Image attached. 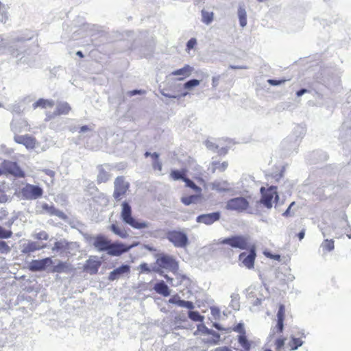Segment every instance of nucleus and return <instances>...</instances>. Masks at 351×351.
Returning a JSON list of instances; mask_svg holds the SVG:
<instances>
[{
  "instance_id": "nucleus-1",
  "label": "nucleus",
  "mask_w": 351,
  "mask_h": 351,
  "mask_svg": "<svg viewBox=\"0 0 351 351\" xmlns=\"http://www.w3.org/2000/svg\"><path fill=\"white\" fill-rule=\"evenodd\" d=\"M221 244L228 245L233 248L241 250H250L249 254L242 252L239 256V260L247 269H252L254 266L256 252L254 246L250 247L249 238L243 235H235L223 239L220 242Z\"/></svg>"
},
{
  "instance_id": "nucleus-2",
  "label": "nucleus",
  "mask_w": 351,
  "mask_h": 351,
  "mask_svg": "<svg viewBox=\"0 0 351 351\" xmlns=\"http://www.w3.org/2000/svg\"><path fill=\"white\" fill-rule=\"evenodd\" d=\"M285 318V306L284 304H280L277 313L276 325L271 328L267 339V344L273 346L276 351H282V348L285 346L286 338L282 335L284 330Z\"/></svg>"
},
{
  "instance_id": "nucleus-3",
  "label": "nucleus",
  "mask_w": 351,
  "mask_h": 351,
  "mask_svg": "<svg viewBox=\"0 0 351 351\" xmlns=\"http://www.w3.org/2000/svg\"><path fill=\"white\" fill-rule=\"evenodd\" d=\"M94 247L99 252H107L112 256H119L128 252L133 245H128L121 242L112 243L104 235H97L93 241Z\"/></svg>"
},
{
  "instance_id": "nucleus-4",
  "label": "nucleus",
  "mask_w": 351,
  "mask_h": 351,
  "mask_svg": "<svg viewBox=\"0 0 351 351\" xmlns=\"http://www.w3.org/2000/svg\"><path fill=\"white\" fill-rule=\"evenodd\" d=\"M132 210L130 204L123 202L121 204V217L124 223L128 224L135 229L141 230L148 227V223L145 221H138L132 217Z\"/></svg>"
},
{
  "instance_id": "nucleus-5",
  "label": "nucleus",
  "mask_w": 351,
  "mask_h": 351,
  "mask_svg": "<svg viewBox=\"0 0 351 351\" xmlns=\"http://www.w3.org/2000/svg\"><path fill=\"white\" fill-rule=\"evenodd\" d=\"M261 198L260 202L267 208H271L274 202H276L279 196L277 192V187L271 186L268 188H261Z\"/></svg>"
},
{
  "instance_id": "nucleus-6",
  "label": "nucleus",
  "mask_w": 351,
  "mask_h": 351,
  "mask_svg": "<svg viewBox=\"0 0 351 351\" xmlns=\"http://www.w3.org/2000/svg\"><path fill=\"white\" fill-rule=\"evenodd\" d=\"M166 238L176 247H185L189 243L187 235L186 233L180 230H169L166 233Z\"/></svg>"
},
{
  "instance_id": "nucleus-7",
  "label": "nucleus",
  "mask_w": 351,
  "mask_h": 351,
  "mask_svg": "<svg viewBox=\"0 0 351 351\" xmlns=\"http://www.w3.org/2000/svg\"><path fill=\"white\" fill-rule=\"evenodd\" d=\"M187 170L182 169L181 170H172L170 172V178L173 180H182L185 183V186L191 189L197 193H201L202 190L201 187L198 186L191 180L186 177Z\"/></svg>"
},
{
  "instance_id": "nucleus-8",
  "label": "nucleus",
  "mask_w": 351,
  "mask_h": 351,
  "mask_svg": "<svg viewBox=\"0 0 351 351\" xmlns=\"http://www.w3.org/2000/svg\"><path fill=\"white\" fill-rule=\"evenodd\" d=\"M3 175H12L16 178H24L25 173L15 162L5 160L1 163Z\"/></svg>"
},
{
  "instance_id": "nucleus-9",
  "label": "nucleus",
  "mask_w": 351,
  "mask_h": 351,
  "mask_svg": "<svg viewBox=\"0 0 351 351\" xmlns=\"http://www.w3.org/2000/svg\"><path fill=\"white\" fill-rule=\"evenodd\" d=\"M130 187V184L125 181L123 176H119L114 180L113 197L116 200H120L125 195Z\"/></svg>"
},
{
  "instance_id": "nucleus-10",
  "label": "nucleus",
  "mask_w": 351,
  "mask_h": 351,
  "mask_svg": "<svg viewBox=\"0 0 351 351\" xmlns=\"http://www.w3.org/2000/svg\"><path fill=\"white\" fill-rule=\"evenodd\" d=\"M250 204L246 198L239 197L229 199L226 208L227 210L243 212L249 208Z\"/></svg>"
},
{
  "instance_id": "nucleus-11",
  "label": "nucleus",
  "mask_w": 351,
  "mask_h": 351,
  "mask_svg": "<svg viewBox=\"0 0 351 351\" xmlns=\"http://www.w3.org/2000/svg\"><path fill=\"white\" fill-rule=\"evenodd\" d=\"M21 193L25 199H36L42 196L43 191L38 186L27 184L21 189Z\"/></svg>"
},
{
  "instance_id": "nucleus-12",
  "label": "nucleus",
  "mask_w": 351,
  "mask_h": 351,
  "mask_svg": "<svg viewBox=\"0 0 351 351\" xmlns=\"http://www.w3.org/2000/svg\"><path fill=\"white\" fill-rule=\"evenodd\" d=\"M156 264L162 268L168 269L172 271L178 269V262L171 256L162 254L156 259Z\"/></svg>"
},
{
  "instance_id": "nucleus-13",
  "label": "nucleus",
  "mask_w": 351,
  "mask_h": 351,
  "mask_svg": "<svg viewBox=\"0 0 351 351\" xmlns=\"http://www.w3.org/2000/svg\"><path fill=\"white\" fill-rule=\"evenodd\" d=\"M14 141L18 144L23 145L28 149L36 148L38 142L35 137L29 135H15Z\"/></svg>"
},
{
  "instance_id": "nucleus-14",
  "label": "nucleus",
  "mask_w": 351,
  "mask_h": 351,
  "mask_svg": "<svg viewBox=\"0 0 351 351\" xmlns=\"http://www.w3.org/2000/svg\"><path fill=\"white\" fill-rule=\"evenodd\" d=\"M101 265V262L97 256H90L84 263L83 269L91 275H95L97 274Z\"/></svg>"
},
{
  "instance_id": "nucleus-15",
  "label": "nucleus",
  "mask_w": 351,
  "mask_h": 351,
  "mask_svg": "<svg viewBox=\"0 0 351 351\" xmlns=\"http://www.w3.org/2000/svg\"><path fill=\"white\" fill-rule=\"evenodd\" d=\"M52 263V260L49 257L41 260H33L29 265V269L32 271H43Z\"/></svg>"
},
{
  "instance_id": "nucleus-16",
  "label": "nucleus",
  "mask_w": 351,
  "mask_h": 351,
  "mask_svg": "<svg viewBox=\"0 0 351 351\" xmlns=\"http://www.w3.org/2000/svg\"><path fill=\"white\" fill-rule=\"evenodd\" d=\"M193 71V68L192 66L185 64L182 68L172 71L170 75L176 76V80L182 81L189 77Z\"/></svg>"
},
{
  "instance_id": "nucleus-17",
  "label": "nucleus",
  "mask_w": 351,
  "mask_h": 351,
  "mask_svg": "<svg viewBox=\"0 0 351 351\" xmlns=\"http://www.w3.org/2000/svg\"><path fill=\"white\" fill-rule=\"evenodd\" d=\"M219 218V212H215L212 213L200 215L197 217L196 221L197 223H202L206 225H211L214 222L218 221Z\"/></svg>"
},
{
  "instance_id": "nucleus-18",
  "label": "nucleus",
  "mask_w": 351,
  "mask_h": 351,
  "mask_svg": "<svg viewBox=\"0 0 351 351\" xmlns=\"http://www.w3.org/2000/svg\"><path fill=\"white\" fill-rule=\"evenodd\" d=\"M130 272V267L128 265H122L110 272L108 275V280L110 281H114L119 279L123 274H128Z\"/></svg>"
},
{
  "instance_id": "nucleus-19",
  "label": "nucleus",
  "mask_w": 351,
  "mask_h": 351,
  "mask_svg": "<svg viewBox=\"0 0 351 351\" xmlns=\"http://www.w3.org/2000/svg\"><path fill=\"white\" fill-rule=\"evenodd\" d=\"M211 189L219 193H226L232 190V186L227 180H217L211 183Z\"/></svg>"
},
{
  "instance_id": "nucleus-20",
  "label": "nucleus",
  "mask_w": 351,
  "mask_h": 351,
  "mask_svg": "<svg viewBox=\"0 0 351 351\" xmlns=\"http://www.w3.org/2000/svg\"><path fill=\"white\" fill-rule=\"evenodd\" d=\"M169 303L176 304L179 306L184 307L190 310L194 308V304L192 302L180 300V297L178 295L172 296L169 300Z\"/></svg>"
},
{
  "instance_id": "nucleus-21",
  "label": "nucleus",
  "mask_w": 351,
  "mask_h": 351,
  "mask_svg": "<svg viewBox=\"0 0 351 351\" xmlns=\"http://www.w3.org/2000/svg\"><path fill=\"white\" fill-rule=\"evenodd\" d=\"M145 156L149 157L150 156L152 159V168L154 171H158L159 172L162 171V164L161 161L159 160V154L156 152L150 153L149 152H146L145 153Z\"/></svg>"
},
{
  "instance_id": "nucleus-22",
  "label": "nucleus",
  "mask_w": 351,
  "mask_h": 351,
  "mask_svg": "<svg viewBox=\"0 0 351 351\" xmlns=\"http://www.w3.org/2000/svg\"><path fill=\"white\" fill-rule=\"evenodd\" d=\"M303 344V341L301 338H296L294 336H291L289 341L288 342L286 347H283L282 349L285 348V351H293L297 350L299 347H300Z\"/></svg>"
},
{
  "instance_id": "nucleus-23",
  "label": "nucleus",
  "mask_w": 351,
  "mask_h": 351,
  "mask_svg": "<svg viewBox=\"0 0 351 351\" xmlns=\"http://www.w3.org/2000/svg\"><path fill=\"white\" fill-rule=\"evenodd\" d=\"M110 178V174L100 165L98 167V174L97 176V183L101 184L107 182Z\"/></svg>"
},
{
  "instance_id": "nucleus-24",
  "label": "nucleus",
  "mask_w": 351,
  "mask_h": 351,
  "mask_svg": "<svg viewBox=\"0 0 351 351\" xmlns=\"http://www.w3.org/2000/svg\"><path fill=\"white\" fill-rule=\"evenodd\" d=\"M54 106V101L53 100L39 99L35 103L33 104L32 107L34 109L38 108H52Z\"/></svg>"
},
{
  "instance_id": "nucleus-25",
  "label": "nucleus",
  "mask_w": 351,
  "mask_h": 351,
  "mask_svg": "<svg viewBox=\"0 0 351 351\" xmlns=\"http://www.w3.org/2000/svg\"><path fill=\"white\" fill-rule=\"evenodd\" d=\"M43 209L49 215H55L58 216L60 218L64 217V214L63 212L56 209L53 206H49L47 204H44L42 206Z\"/></svg>"
},
{
  "instance_id": "nucleus-26",
  "label": "nucleus",
  "mask_w": 351,
  "mask_h": 351,
  "mask_svg": "<svg viewBox=\"0 0 351 351\" xmlns=\"http://www.w3.org/2000/svg\"><path fill=\"white\" fill-rule=\"evenodd\" d=\"M156 293L162 295L165 297L169 295L170 291L168 286L163 282H157L154 287Z\"/></svg>"
},
{
  "instance_id": "nucleus-27",
  "label": "nucleus",
  "mask_w": 351,
  "mask_h": 351,
  "mask_svg": "<svg viewBox=\"0 0 351 351\" xmlns=\"http://www.w3.org/2000/svg\"><path fill=\"white\" fill-rule=\"evenodd\" d=\"M228 162L224 161L223 162L213 161L210 164L211 172L215 173L217 171L223 172L228 168Z\"/></svg>"
},
{
  "instance_id": "nucleus-28",
  "label": "nucleus",
  "mask_w": 351,
  "mask_h": 351,
  "mask_svg": "<svg viewBox=\"0 0 351 351\" xmlns=\"http://www.w3.org/2000/svg\"><path fill=\"white\" fill-rule=\"evenodd\" d=\"M72 268L69 264L65 262L60 261L56 265H55L51 271L53 273H62L67 272L71 270Z\"/></svg>"
},
{
  "instance_id": "nucleus-29",
  "label": "nucleus",
  "mask_w": 351,
  "mask_h": 351,
  "mask_svg": "<svg viewBox=\"0 0 351 351\" xmlns=\"http://www.w3.org/2000/svg\"><path fill=\"white\" fill-rule=\"evenodd\" d=\"M71 108L66 102L60 103L58 105L54 112L56 115L67 114L71 111Z\"/></svg>"
},
{
  "instance_id": "nucleus-30",
  "label": "nucleus",
  "mask_w": 351,
  "mask_h": 351,
  "mask_svg": "<svg viewBox=\"0 0 351 351\" xmlns=\"http://www.w3.org/2000/svg\"><path fill=\"white\" fill-rule=\"evenodd\" d=\"M110 230L117 236L122 239H126L129 237V234L124 228H120L118 225L113 223L110 226Z\"/></svg>"
},
{
  "instance_id": "nucleus-31",
  "label": "nucleus",
  "mask_w": 351,
  "mask_h": 351,
  "mask_svg": "<svg viewBox=\"0 0 351 351\" xmlns=\"http://www.w3.org/2000/svg\"><path fill=\"white\" fill-rule=\"evenodd\" d=\"M43 247V246L38 245L36 242H29L23 247L21 252L23 254H29L36 250H40Z\"/></svg>"
},
{
  "instance_id": "nucleus-32",
  "label": "nucleus",
  "mask_w": 351,
  "mask_h": 351,
  "mask_svg": "<svg viewBox=\"0 0 351 351\" xmlns=\"http://www.w3.org/2000/svg\"><path fill=\"white\" fill-rule=\"evenodd\" d=\"M202 193H197V195H191L189 196L183 197L181 198V202L186 206H189L191 204L197 202L199 198L201 197Z\"/></svg>"
},
{
  "instance_id": "nucleus-33",
  "label": "nucleus",
  "mask_w": 351,
  "mask_h": 351,
  "mask_svg": "<svg viewBox=\"0 0 351 351\" xmlns=\"http://www.w3.org/2000/svg\"><path fill=\"white\" fill-rule=\"evenodd\" d=\"M238 341L245 351H250L251 349V342L248 341L245 335H240L238 337Z\"/></svg>"
},
{
  "instance_id": "nucleus-34",
  "label": "nucleus",
  "mask_w": 351,
  "mask_h": 351,
  "mask_svg": "<svg viewBox=\"0 0 351 351\" xmlns=\"http://www.w3.org/2000/svg\"><path fill=\"white\" fill-rule=\"evenodd\" d=\"M238 16L239 23L241 27H245L247 24V14L245 8L240 7L238 10Z\"/></svg>"
},
{
  "instance_id": "nucleus-35",
  "label": "nucleus",
  "mask_w": 351,
  "mask_h": 351,
  "mask_svg": "<svg viewBox=\"0 0 351 351\" xmlns=\"http://www.w3.org/2000/svg\"><path fill=\"white\" fill-rule=\"evenodd\" d=\"M69 248V243L65 241H58L54 243L52 251L58 252L60 250Z\"/></svg>"
},
{
  "instance_id": "nucleus-36",
  "label": "nucleus",
  "mask_w": 351,
  "mask_h": 351,
  "mask_svg": "<svg viewBox=\"0 0 351 351\" xmlns=\"http://www.w3.org/2000/svg\"><path fill=\"white\" fill-rule=\"evenodd\" d=\"M322 247L324 252H330L334 250L335 244L332 239H325L322 244Z\"/></svg>"
},
{
  "instance_id": "nucleus-37",
  "label": "nucleus",
  "mask_w": 351,
  "mask_h": 351,
  "mask_svg": "<svg viewBox=\"0 0 351 351\" xmlns=\"http://www.w3.org/2000/svg\"><path fill=\"white\" fill-rule=\"evenodd\" d=\"M189 317L194 322H202L204 317L201 315L197 311H189L188 313Z\"/></svg>"
},
{
  "instance_id": "nucleus-38",
  "label": "nucleus",
  "mask_w": 351,
  "mask_h": 351,
  "mask_svg": "<svg viewBox=\"0 0 351 351\" xmlns=\"http://www.w3.org/2000/svg\"><path fill=\"white\" fill-rule=\"evenodd\" d=\"M200 82L198 80L193 79L191 80H189L184 84V88L185 89L190 90L195 86H197L199 84Z\"/></svg>"
},
{
  "instance_id": "nucleus-39",
  "label": "nucleus",
  "mask_w": 351,
  "mask_h": 351,
  "mask_svg": "<svg viewBox=\"0 0 351 351\" xmlns=\"http://www.w3.org/2000/svg\"><path fill=\"white\" fill-rule=\"evenodd\" d=\"M202 20H203L204 23L208 24L213 21V12L202 11Z\"/></svg>"
},
{
  "instance_id": "nucleus-40",
  "label": "nucleus",
  "mask_w": 351,
  "mask_h": 351,
  "mask_svg": "<svg viewBox=\"0 0 351 351\" xmlns=\"http://www.w3.org/2000/svg\"><path fill=\"white\" fill-rule=\"evenodd\" d=\"M12 232L10 230H5L0 226V239H9L12 237Z\"/></svg>"
},
{
  "instance_id": "nucleus-41",
  "label": "nucleus",
  "mask_w": 351,
  "mask_h": 351,
  "mask_svg": "<svg viewBox=\"0 0 351 351\" xmlns=\"http://www.w3.org/2000/svg\"><path fill=\"white\" fill-rule=\"evenodd\" d=\"M10 247L5 241H0V253L6 254L10 252Z\"/></svg>"
},
{
  "instance_id": "nucleus-42",
  "label": "nucleus",
  "mask_w": 351,
  "mask_h": 351,
  "mask_svg": "<svg viewBox=\"0 0 351 351\" xmlns=\"http://www.w3.org/2000/svg\"><path fill=\"white\" fill-rule=\"evenodd\" d=\"M138 269L140 270V274L150 273L152 271L149 265L146 263H141L138 267Z\"/></svg>"
},
{
  "instance_id": "nucleus-43",
  "label": "nucleus",
  "mask_w": 351,
  "mask_h": 351,
  "mask_svg": "<svg viewBox=\"0 0 351 351\" xmlns=\"http://www.w3.org/2000/svg\"><path fill=\"white\" fill-rule=\"evenodd\" d=\"M232 330L234 332H239L241 335H245V330L244 329L243 324L241 323H239L235 326L232 328Z\"/></svg>"
},
{
  "instance_id": "nucleus-44",
  "label": "nucleus",
  "mask_w": 351,
  "mask_h": 351,
  "mask_svg": "<svg viewBox=\"0 0 351 351\" xmlns=\"http://www.w3.org/2000/svg\"><path fill=\"white\" fill-rule=\"evenodd\" d=\"M197 45V40L195 38H191L186 44V50L189 51L191 49H193Z\"/></svg>"
},
{
  "instance_id": "nucleus-45",
  "label": "nucleus",
  "mask_w": 351,
  "mask_h": 351,
  "mask_svg": "<svg viewBox=\"0 0 351 351\" xmlns=\"http://www.w3.org/2000/svg\"><path fill=\"white\" fill-rule=\"evenodd\" d=\"M268 83L270 84V85H272V86H277V85H280L284 82H286V80H268Z\"/></svg>"
},
{
  "instance_id": "nucleus-46",
  "label": "nucleus",
  "mask_w": 351,
  "mask_h": 351,
  "mask_svg": "<svg viewBox=\"0 0 351 351\" xmlns=\"http://www.w3.org/2000/svg\"><path fill=\"white\" fill-rule=\"evenodd\" d=\"M37 238L39 239L47 240L48 239V234L45 232L42 231L38 234Z\"/></svg>"
},
{
  "instance_id": "nucleus-47",
  "label": "nucleus",
  "mask_w": 351,
  "mask_h": 351,
  "mask_svg": "<svg viewBox=\"0 0 351 351\" xmlns=\"http://www.w3.org/2000/svg\"><path fill=\"white\" fill-rule=\"evenodd\" d=\"M295 204V202H293L291 203V204L289 205V206L288 207V208L283 213L282 215L284 217H289L290 216V210L291 208V207Z\"/></svg>"
},
{
  "instance_id": "nucleus-48",
  "label": "nucleus",
  "mask_w": 351,
  "mask_h": 351,
  "mask_svg": "<svg viewBox=\"0 0 351 351\" xmlns=\"http://www.w3.org/2000/svg\"><path fill=\"white\" fill-rule=\"evenodd\" d=\"M220 79V76L213 77L212 79V85L214 88L217 87L218 85V82Z\"/></svg>"
},
{
  "instance_id": "nucleus-49",
  "label": "nucleus",
  "mask_w": 351,
  "mask_h": 351,
  "mask_svg": "<svg viewBox=\"0 0 351 351\" xmlns=\"http://www.w3.org/2000/svg\"><path fill=\"white\" fill-rule=\"evenodd\" d=\"M194 179H195L197 182H199V184H204L206 183V182H205L204 179L203 178L200 177V176H195V177L194 178Z\"/></svg>"
},
{
  "instance_id": "nucleus-50",
  "label": "nucleus",
  "mask_w": 351,
  "mask_h": 351,
  "mask_svg": "<svg viewBox=\"0 0 351 351\" xmlns=\"http://www.w3.org/2000/svg\"><path fill=\"white\" fill-rule=\"evenodd\" d=\"M215 351H232L230 348L224 346L216 348Z\"/></svg>"
},
{
  "instance_id": "nucleus-51",
  "label": "nucleus",
  "mask_w": 351,
  "mask_h": 351,
  "mask_svg": "<svg viewBox=\"0 0 351 351\" xmlns=\"http://www.w3.org/2000/svg\"><path fill=\"white\" fill-rule=\"evenodd\" d=\"M304 234H305V230H301L298 234V239L299 240H302L303 239L304 237Z\"/></svg>"
},
{
  "instance_id": "nucleus-52",
  "label": "nucleus",
  "mask_w": 351,
  "mask_h": 351,
  "mask_svg": "<svg viewBox=\"0 0 351 351\" xmlns=\"http://www.w3.org/2000/svg\"><path fill=\"white\" fill-rule=\"evenodd\" d=\"M306 92H307L306 89H301L296 93V95L298 97H300Z\"/></svg>"
},
{
  "instance_id": "nucleus-53",
  "label": "nucleus",
  "mask_w": 351,
  "mask_h": 351,
  "mask_svg": "<svg viewBox=\"0 0 351 351\" xmlns=\"http://www.w3.org/2000/svg\"><path fill=\"white\" fill-rule=\"evenodd\" d=\"M201 327L202 328V331H204L205 333H206V334H210L211 333V330H209L205 326H202Z\"/></svg>"
},
{
  "instance_id": "nucleus-54",
  "label": "nucleus",
  "mask_w": 351,
  "mask_h": 351,
  "mask_svg": "<svg viewBox=\"0 0 351 351\" xmlns=\"http://www.w3.org/2000/svg\"><path fill=\"white\" fill-rule=\"evenodd\" d=\"M89 130V128L87 125H84L80 128V132H86Z\"/></svg>"
},
{
  "instance_id": "nucleus-55",
  "label": "nucleus",
  "mask_w": 351,
  "mask_h": 351,
  "mask_svg": "<svg viewBox=\"0 0 351 351\" xmlns=\"http://www.w3.org/2000/svg\"><path fill=\"white\" fill-rule=\"evenodd\" d=\"M141 93V90H132L130 93V95H136V94H140Z\"/></svg>"
},
{
  "instance_id": "nucleus-56",
  "label": "nucleus",
  "mask_w": 351,
  "mask_h": 351,
  "mask_svg": "<svg viewBox=\"0 0 351 351\" xmlns=\"http://www.w3.org/2000/svg\"><path fill=\"white\" fill-rule=\"evenodd\" d=\"M164 277L168 282L171 283L173 282V278L169 277L167 275H165Z\"/></svg>"
},
{
  "instance_id": "nucleus-57",
  "label": "nucleus",
  "mask_w": 351,
  "mask_h": 351,
  "mask_svg": "<svg viewBox=\"0 0 351 351\" xmlns=\"http://www.w3.org/2000/svg\"><path fill=\"white\" fill-rule=\"evenodd\" d=\"M76 55L78 56L80 58H84V54L81 51H77Z\"/></svg>"
},
{
  "instance_id": "nucleus-58",
  "label": "nucleus",
  "mask_w": 351,
  "mask_h": 351,
  "mask_svg": "<svg viewBox=\"0 0 351 351\" xmlns=\"http://www.w3.org/2000/svg\"><path fill=\"white\" fill-rule=\"evenodd\" d=\"M3 175V170H2V167H0V176Z\"/></svg>"
},
{
  "instance_id": "nucleus-59",
  "label": "nucleus",
  "mask_w": 351,
  "mask_h": 351,
  "mask_svg": "<svg viewBox=\"0 0 351 351\" xmlns=\"http://www.w3.org/2000/svg\"><path fill=\"white\" fill-rule=\"evenodd\" d=\"M264 351H273V350H271L270 348H266L264 350Z\"/></svg>"
},
{
  "instance_id": "nucleus-60",
  "label": "nucleus",
  "mask_w": 351,
  "mask_h": 351,
  "mask_svg": "<svg viewBox=\"0 0 351 351\" xmlns=\"http://www.w3.org/2000/svg\"><path fill=\"white\" fill-rule=\"evenodd\" d=\"M186 95H187V93H182V95L183 97L186 96Z\"/></svg>"
}]
</instances>
